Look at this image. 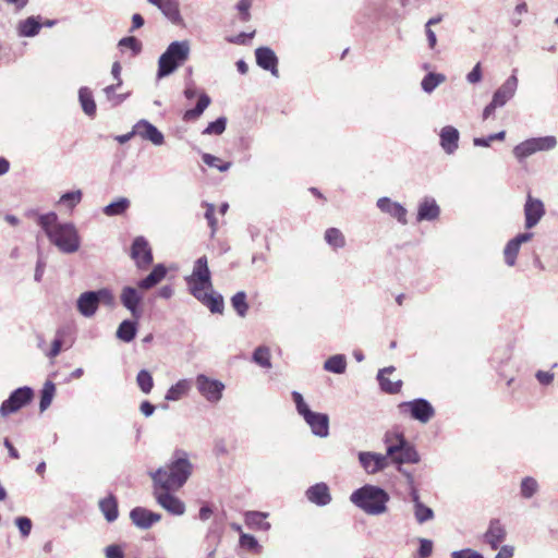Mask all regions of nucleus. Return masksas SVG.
I'll return each instance as SVG.
<instances>
[{
    "label": "nucleus",
    "mask_w": 558,
    "mask_h": 558,
    "mask_svg": "<svg viewBox=\"0 0 558 558\" xmlns=\"http://www.w3.org/2000/svg\"><path fill=\"white\" fill-rule=\"evenodd\" d=\"M545 215V206L544 203L539 198L533 197L531 194H527L525 204H524V226L526 229L534 228Z\"/></svg>",
    "instance_id": "4468645a"
},
{
    "label": "nucleus",
    "mask_w": 558,
    "mask_h": 558,
    "mask_svg": "<svg viewBox=\"0 0 558 558\" xmlns=\"http://www.w3.org/2000/svg\"><path fill=\"white\" fill-rule=\"evenodd\" d=\"M451 558H484L482 554L470 548L452 551Z\"/></svg>",
    "instance_id": "e2e57ef3"
},
{
    "label": "nucleus",
    "mask_w": 558,
    "mask_h": 558,
    "mask_svg": "<svg viewBox=\"0 0 558 558\" xmlns=\"http://www.w3.org/2000/svg\"><path fill=\"white\" fill-rule=\"evenodd\" d=\"M41 227L50 243L64 254H73L81 246V238L72 222L61 223L56 213H48L38 217Z\"/></svg>",
    "instance_id": "f03ea898"
},
{
    "label": "nucleus",
    "mask_w": 558,
    "mask_h": 558,
    "mask_svg": "<svg viewBox=\"0 0 558 558\" xmlns=\"http://www.w3.org/2000/svg\"><path fill=\"white\" fill-rule=\"evenodd\" d=\"M78 100L81 102L83 111L88 117H94L96 113V104L93 98V94L89 88L81 87L78 90Z\"/></svg>",
    "instance_id": "72a5a7b5"
},
{
    "label": "nucleus",
    "mask_w": 558,
    "mask_h": 558,
    "mask_svg": "<svg viewBox=\"0 0 558 558\" xmlns=\"http://www.w3.org/2000/svg\"><path fill=\"white\" fill-rule=\"evenodd\" d=\"M252 7V0H240L236 4V9L240 12V19L242 22H248L251 19L250 9Z\"/></svg>",
    "instance_id": "bf43d9fd"
},
{
    "label": "nucleus",
    "mask_w": 558,
    "mask_h": 558,
    "mask_svg": "<svg viewBox=\"0 0 558 558\" xmlns=\"http://www.w3.org/2000/svg\"><path fill=\"white\" fill-rule=\"evenodd\" d=\"M305 496L307 500L318 507H325L331 502V494L326 483L320 482L310 486Z\"/></svg>",
    "instance_id": "412c9836"
},
{
    "label": "nucleus",
    "mask_w": 558,
    "mask_h": 558,
    "mask_svg": "<svg viewBox=\"0 0 558 558\" xmlns=\"http://www.w3.org/2000/svg\"><path fill=\"white\" fill-rule=\"evenodd\" d=\"M231 305L240 317H245L248 311L246 293L244 291L236 292L231 298Z\"/></svg>",
    "instance_id": "37998d69"
},
{
    "label": "nucleus",
    "mask_w": 558,
    "mask_h": 558,
    "mask_svg": "<svg viewBox=\"0 0 558 558\" xmlns=\"http://www.w3.org/2000/svg\"><path fill=\"white\" fill-rule=\"evenodd\" d=\"M196 386L199 393L210 403L219 402L226 388L222 381L209 378L205 375L197 376Z\"/></svg>",
    "instance_id": "f8f14e48"
},
{
    "label": "nucleus",
    "mask_w": 558,
    "mask_h": 558,
    "mask_svg": "<svg viewBox=\"0 0 558 558\" xmlns=\"http://www.w3.org/2000/svg\"><path fill=\"white\" fill-rule=\"evenodd\" d=\"M97 300L94 291L83 292L76 301L78 313L87 318L93 317L98 310Z\"/></svg>",
    "instance_id": "393cba45"
},
{
    "label": "nucleus",
    "mask_w": 558,
    "mask_h": 558,
    "mask_svg": "<svg viewBox=\"0 0 558 558\" xmlns=\"http://www.w3.org/2000/svg\"><path fill=\"white\" fill-rule=\"evenodd\" d=\"M134 133L142 140L149 141L154 145L163 143L162 133L147 120H141L134 125Z\"/></svg>",
    "instance_id": "4be33fe9"
},
{
    "label": "nucleus",
    "mask_w": 558,
    "mask_h": 558,
    "mask_svg": "<svg viewBox=\"0 0 558 558\" xmlns=\"http://www.w3.org/2000/svg\"><path fill=\"white\" fill-rule=\"evenodd\" d=\"M440 216V207L430 196L423 197L417 205L416 221H435Z\"/></svg>",
    "instance_id": "a211bd4d"
},
{
    "label": "nucleus",
    "mask_w": 558,
    "mask_h": 558,
    "mask_svg": "<svg viewBox=\"0 0 558 558\" xmlns=\"http://www.w3.org/2000/svg\"><path fill=\"white\" fill-rule=\"evenodd\" d=\"M360 465L366 474H377L389 466V456L386 450V454L373 452V451H360L357 454Z\"/></svg>",
    "instance_id": "9d476101"
},
{
    "label": "nucleus",
    "mask_w": 558,
    "mask_h": 558,
    "mask_svg": "<svg viewBox=\"0 0 558 558\" xmlns=\"http://www.w3.org/2000/svg\"><path fill=\"white\" fill-rule=\"evenodd\" d=\"M398 408L401 413L409 414L411 418L422 424L428 423L435 416L434 407L424 398L401 402Z\"/></svg>",
    "instance_id": "6e6552de"
},
{
    "label": "nucleus",
    "mask_w": 558,
    "mask_h": 558,
    "mask_svg": "<svg viewBox=\"0 0 558 558\" xmlns=\"http://www.w3.org/2000/svg\"><path fill=\"white\" fill-rule=\"evenodd\" d=\"M136 383L141 391L145 395L149 393L154 387V380L150 373L146 369L138 372Z\"/></svg>",
    "instance_id": "49530a36"
},
{
    "label": "nucleus",
    "mask_w": 558,
    "mask_h": 558,
    "mask_svg": "<svg viewBox=\"0 0 558 558\" xmlns=\"http://www.w3.org/2000/svg\"><path fill=\"white\" fill-rule=\"evenodd\" d=\"M256 63L263 70L269 71L274 76L279 75L278 58L275 51L269 47H258L255 50Z\"/></svg>",
    "instance_id": "aec40b11"
},
{
    "label": "nucleus",
    "mask_w": 558,
    "mask_h": 558,
    "mask_svg": "<svg viewBox=\"0 0 558 558\" xmlns=\"http://www.w3.org/2000/svg\"><path fill=\"white\" fill-rule=\"evenodd\" d=\"M190 53V44L187 40L177 41V69L183 64Z\"/></svg>",
    "instance_id": "3c124183"
},
{
    "label": "nucleus",
    "mask_w": 558,
    "mask_h": 558,
    "mask_svg": "<svg viewBox=\"0 0 558 558\" xmlns=\"http://www.w3.org/2000/svg\"><path fill=\"white\" fill-rule=\"evenodd\" d=\"M227 128V118L219 117L203 130L204 135H221Z\"/></svg>",
    "instance_id": "de8ad7c7"
},
{
    "label": "nucleus",
    "mask_w": 558,
    "mask_h": 558,
    "mask_svg": "<svg viewBox=\"0 0 558 558\" xmlns=\"http://www.w3.org/2000/svg\"><path fill=\"white\" fill-rule=\"evenodd\" d=\"M420 547L414 558H428L433 553V542L427 538H418Z\"/></svg>",
    "instance_id": "603ef678"
},
{
    "label": "nucleus",
    "mask_w": 558,
    "mask_h": 558,
    "mask_svg": "<svg viewBox=\"0 0 558 558\" xmlns=\"http://www.w3.org/2000/svg\"><path fill=\"white\" fill-rule=\"evenodd\" d=\"M376 205L381 213L395 218L401 225L408 223V210L402 204L395 202L389 197H380L377 199Z\"/></svg>",
    "instance_id": "2eb2a0df"
},
{
    "label": "nucleus",
    "mask_w": 558,
    "mask_h": 558,
    "mask_svg": "<svg viewBox=\"0 0 558 558\" xmlns=\"http://www.w3.org/2000/svg\"><path fill=\"white\" fill-rule=\"evenodd\" d=\"M413 513H414V518L418 524H424L427 521L433 520L435 517L434 510L424 504H421V505L414 507Z\"/></svg>",
    "instance_id": "a18cd8bd"
},
{
    "label": "nucleus",
    "mask_w": 558,
    "mask_h": 558,
    "mask_svg": "<svg viewBox=\"0 0 558 558\" xmlns=\"http://www.w3.org/2000/svg\"><path fill=\"white\" fill-rule=\"evenodd\" d=\"M130 518L136 526L141 529H148L155 522L159 521L160 515L145 508L136 507L131 511Z\"/></svg>",
    "instance_id": "b1692460"
},
{
    "label": "nucleus",
    "mask_w": 558,
    "mask_h": 558,
    "mask_svg": "<svg viewBox=\"0 0 558 558\" xmlns=\"http://www.w3.org/2000/svg\"><path fill=\"white\" fill-rule=\"evenodd\" d=\"M446 81V75L436 72L427 73L421 81V87L426 94H432Z\"/></svg>",
    "instance_id": "473e14b6"
},
{
    "label": "nucleus",
    "mask_w": 558,
    "mask_h": 558,
    "mask_svg": "<svg viewBox=\"0 0 558 558\" xmlns=\"http://www.w3.org/2000/svg\"><path fill=\"white\" fill-rule=\"evenodd\" d=\"M119 86H117V83L113 85H109L104 88V93L106 94L107 98L111 101H113L116 105L122 102L126 95H116L114 92Z\"/></svg>",
    "instance_id": "052dcab7"
},
{
    "label": "nucleus",
    "mask_w": 558,
    "mask_h": 558,
    "mask_svg": "<svg viewBox=\"0 0 558 558\" xmlns=\"http://www.w3.org/2000/svg\"><path fill=\"white\" fill-rule=\"evenodd\" d=\"M184 280L191 295L205 305L213 314L223 313V298L220 293L214 291L206 256H201L195 260L191 275L186 276Z\"/></svg>",
    "instance_id": "f257e3e1"
},
{
    "label": "nucleus",
    "mask_w": 558,
    "mask_h": 558,
    "mask_svg": "<svg viewBox=\"0 0 558 558\" xmlns=\"http://www.w3.org/2000/svg\"><path fill=\"white\" fill-rule=\"evenodd\" d=\"M324 369L333 374H343L347 369V359L343 354H335L324 363Z\"/></svg>",
    "instance_id": "f704fd0d"
},
{
    "label": "nucleus",
    "mask_w": 558,
    "mask_h": 558,
    "mask_svg": "<svg viewBox=\"0 0 558 558\" xmlns=\"http://www.w3.org/2000/svg\"><path fill=\"white\" fill-rule=\"evenodd\" d=\"M350 501L368 515L384 514L390 500L389 494L381 487L365 484L350 495Z\"/></svg>",
    "instance_id": "7ed1b4c3"
},
{
    "label": "nucleus",
    "mask_w": 558,
    "mask_h": 558,
    "mask_svg": "<svg viewBox=\"0 0 558 558\" xmlns=\"http://www.w3.org/2000/svg\"><path fill=\"white\" fill-rule=\"evenodd\" d=\"M151 477L157 502L170 513H174V462L158 469Z\"/></svg>",
    "instance_id": "39448f33"
},
{
    "label": "nucleus",
    "mask_w": 558,
    "mask_h": 558,
    "mask_svg": "<svg viewBox=\"0 0 558 558\" xmlns=\"http://www.w3.org/2000/svg\"><path fill=\"white\" fill-rule=\"evenodd\" d=\"M506 538V530L498 519L489 522V526L484 534V541L492 549H497Z\"/></svg>",
    "instance_id": "5701e85b"
},
{
    "label": "nucleus",
    "mask_w": 558,
    "mask_h": 558,
    "mask_svg": "<svg viewBox=\"0 0 558 558\" xmlns=\"http://www.w3.org/2000/svg\"><path fill=\"white\" fill-rule=\"evenodd\" d=\"M194 471V465L189 460L185 451L177 450V462H175V484L177 490L181 488L190 478Z\"/></svg>",
    "instance_id": "6ab92c4d"
},
{
    "label": "nucleus",
    "mask_w": 558,
    "mask_h": 558,
    "mask_svg": "<svg viewBox=\"0 0 558 558\" xmlns=\"http://www.w3.org/2000/svg\"><path fill=\"white\" fill-rule=\"evenodd\" d=\"M130 207V201L126 197H120L117 201L104 207L102 211L108 217L123 215Z\"/></svg>",
    "instance_id": "58836bf2"
},
{
    "label": "nucleus",
    "mask_w": 558,
    "mask_h": 558,
    "mask_svg": "<svg viewBox=\"0 0 558 558\" xmlns=\"http://www.w3.org/2000/svg\"><path fill=\"white\" fill-rule=\"evenodd\" d=\"M99 508L108 522H113L118 518V505L113 496L100 500Z\"/></svg>",
    "instance_id": "4c0bfd02"
},
{
    "label": "nucleus",
    "mask_w": 558,
    "mask_h": 558,
    "mask_svg": "<svg viewBox=\"0 0 558 558\" xmlns=\"http://www.w3.org/2000/svg\"><path fill=\"white\" fill-rule=\"evenodd\" d=\"M142 296L138 294L136 289L132 287H125L121 293L122 304L132 313L133 316H140L138 305Z\"/></svg>",
    "instance_id": "bb28decb"
},
{
    "label": "nucleus",
    "mask_w": 558,
    "mask_h": 558,
    "mask_svg": "<svg viewBox=\"0 0 558 558\" xmlns=\"http://www.w3.org/2000/svg\"><path fill=\"white\" fill-rule=\"evenodd\" d=\"M324 239L326 243L333 250L343 248L347 244L344 234L338 228H328L325 231Z\"/></svg>",
    "instance_id": "2f4dec72"
},
{
    "label": "nucleus",
    "mask_w": 558,
    "mask_h": 558,
    "mask_svg": "<svg viewBox=\"0 0 558 558\" xmlns=\"http://www.w3.org/2000/svg\"><path fill=\"white\" fill-rule=\"evenodd\" d=\"M255 32L252 33H240L235 36L227 37V40L235 45H246L248 39L254 37Z\"/></svg>",
    "instance_id": "0e129e2a"
},
{
    "label": "nucleus",
    "mask_w": 558,
    "mask_h": 558,
    "mask_svg": "<svg viewBox=\"0 0 558 558\" xmlns=\"http://www.w3.org/2000/svg\"><path fill=\"white\" fill-rule=\"evenodd\" d=\"M517 73L518 69H513L511 75L493 94L492 99L500 107L506 106L517 93L519 85Z\"/></svg>",
    "instance_id": "ddd939ff"
},
{
    "label": "nucleus",
    "mask_w": 558,
    "mask_h": 558,
    "mask_svg": "<svg viewBox=\"0 0 558 558\" xmlns=\"http://www.w3.org/2000/svg\"><path fill=\"white\" fill-rule=\"evenodd\" d=\"M174 71V41L169 44L167 50L160 56L158 61L157 80L170 75Z\"/></svg>",
    "instance_id": "a878e982"
},
{
    "label": "nucleus",
    "mask_w": 558,
    "mask_h": 558,
    "mask_svg": "<svg viewBox=\"0 0 558 558\" xmlns=\"http://www.w3.org/2000/svg\"><path fill=\"white\" fill-rule=\"evenodd\" d=\"M151 4L157 5L162 13L171 21H174V3L171 0H148Z\"/></svg>",
    "instance_id": "8fccbe9b"
},
{
    "label": "nucleus",
    "mask_w": 558,
    "mask_h": 558,
    "mask_svg": "<svg viewBox=\"0 0 558 558\" xmlns=\"http://www.w3.org/2000/svg\"><path fill=\"white\" fill-rule=\"evenodd\" d=\"M460 132L452 125H446L439 132V146L447 155H453L459 148Z\"/></svg>",
    "instance_id": "dca6fc26"
},
{
    "label": "nucleus",
    "mask_w": 558,
    "mask_h": 558,
    "mask_svg": "<svg viewBox=\"0 0 558 558\" xmlns=\"http://www.w3.org/2000/svg\"><path fill=\"white\" fill-rule=\"evenodd\" d=\"M210 97L206 93H201L198 95V99L196 102V106L192 109L186 110L183 113V120L184 121H193L198 119L203 112L207 109V107L210 105Z\"/></svg>",
    "instance_id": "c756f323"
},
{
    "label": "nucleus",
    "mask_w": 558,
    "mask_h": 558,
    "mask_svg": "<svg viewBox=\"0 0 558 558\" xmlns=\"http://www.w3.org/2000/svg\"><path fill=\"white\" fill-rule=\"evenodd\" d=\"M120 47L130 48L134 54L140 53L142 49V44L135 37H124L119 41Z\"/></svg>",
    "instance_id": "13d9d810"
},
{
    "label": "nucleus",
    "mask_w": 558,
    "mask_h": 558,
    "mask_svg": "<svg viewBox=\"0 0 558 558\" xmlns=\"http://www.w3.org/2000/svg\"><path fill=\"white\" fill-rule=\"evenodd\" d=\"M389 456V465L415 464L421 461L420 453L415 447L404 437L401 432L389 430L384 436Z\"/></svg>",
    "instance_id": "20e7f679"
},
{
    "label": "nucleus",
    "mask_w": 558,
    "mask_h": 558,
    "mask_svg": "<svg viewBox=\"0 0 558 558\" xmlns=\"http://www.w3.org/2000/svg\"><path fill=\"white\" fill-rule=\"evenodd\" d=\"M538 490V483L534 477L526 476L521 481L520 494L523 498H532Z\"/></svg>",
    "instance_id": "c03bdc74"
},
{
    "label": "nucleus",
    "mask_w": 558,
    "mask_h": 558,
    "mask_svg": "<svg viewBox=\"0 0 558 558\" xmlns=\"http://www.w3.org/2000/svg\"><path fill=\"white\" fill-rule=\"evenodd\" d=\"M557 146V138L554 135L527 138L512 149V154L519 163H523L529 157L536 153L549 151Z\"/></svg>",
    "instance_id": "0eeeda50"
},
{
    "label": "nucleus",
    "mask_w": 558,
    "mask_h": 558,
    "mask_svg": "<svg viewBox=\"0 0 558 558\" xmlns=\"http://www.w3.org/2000/svg\"><path fill=\"white\" fill-rule=\"evenodd\" d=\"M15 525L17 526L21 535L27 537L31 534L33 523L27 517H19L15 519Z\"/></svg>",
    "instance_id": "6e6d98bb"
},
{
    "label": "nucleus",
    "mask_w": 558,
    "mask_h": 558,
    "mask_svg": "<svg viewBox=\"0 0 558 558\" xmlns=\"http://www.w3.org/2000/svg\"><path fill=\"white\" fill-rule=\"evenodd\" d=\"M514 548L509 545L502 546L495 558H512Z\"/></svg>",
    "instance_id": "774afa93"
},
{
    "label": "nucleus",
    "mask_w": 558,
    "mask_h": 558,
    "mask_svg": "<svg viewBox=\"0 0 558 558\" xmlns=\"http://www.w3.org/2000/svg\"><path fill=\"white\" fill-rule=\"evenodd\" d=\"M239 542L242 547L247 548L253 551H257L260 548L256 537L251 534H245V533L241 534Z\"/></svg>",
    "instance_id": "864d4df0"
},
{
    "label": "nucleus",
    "mask_w": 558,
    "mask_h": 558,
    "mask_svg": "<svg viewBox=\"0 0 558 558\" xmlns=\"http://www.w3.org/2000/svg\"><path fill=\"white\" fill-rule=\"evenodd\" d=\"M136 335V323L133 322V320H123L119 327H118V330H117V337L124 341V342H130L131 340L134 339Z\"/></svg>",
    "instance_id": "ea45409f"
},
{
    "label": "nucleus",
    "mask_w": 558,
    "mask_h": 558,
    "mask_svg": "<svg viewBox=\"0 0 558 558\" xmlns=\"http://www.w3.org/2000/svg\"><path fill=\"white\" fill-rule=\"evenodd\" d=\"M41 26L39 17L31 16L19 24V33L21 36L33 37L38 34Z\"/></svg>",
    "instance_id": "c9c22d12"
},
{
    "label": "nucleus",
    "mask_w": 558,
    "mask_h": 558,
    "mask_svg": "<svg viewBox=\"0 0 558 558\" xmlns=\"http://www.w3.org/2000/svg\"><path fill=\"white\" fill-rule=\"evenodd\" d=\"M106 558H124L122 548L119 545H109L105 549Z\"/></svg>",
    "instance_id": "338daca9"
},
{
    "label": "nucleus",
    "mask_w": 558,
    "mask_h": 558,
    "mask_svg": "<svg viewBox=\"0 0 558 558\" xmlns=\"http://www.w3.org/2000/svg\"><path fill=\"white\" fill-rule=\"evenodd\" d=\"M94 293L96 294V299H98L97 300L98 306L100 303H104V304L110 305V306L114 304V296L109 289L104 288V289L94 291Z\"/></svg>",
    "instance_id": "5fc2aeb1"
},
{
    "label": "nucleus",
    "mask_w": 558,
    "mask_h": 558,
    "mask_svg": "<svg viewBox=\"0 0 558 558\" xmlns=\"http://www.w3.org/2000/svg\"><path fill=\"white\" fill-rule=\"evenodd\" d=\"M167 275V269L162 264L156 265L150 274L138 281L140 289L148 290L157 286Z\"/></svg>",
    "instance_id": "cd10ccee"
},
{
    "label": "nucleus",
    "mask_w": 558,
    "mask_h": 558,
    "mask_svg": "<svg viewBox=\"0 0 558 558\" xmlns=\"http://www.w3.org/2000/svg\"><path fill=\"white\" fill-rule=\"evenodd\" d=\"M202 161L206 166H208L210 168H215V169H217L220 172H227L231 168V166H232V163L230 161H223L219 157L214 156V155L208 154V153H203L202 154Z\"/></svg>",
    "instance_id": "a19ab883"
},
{
    "label": "nucleus",
    "mask_w": 558,
    "mask_h": 558,
    "mask_svg": "<svg viewBox=\"0 0 558 558\" xmlns=\"http://www.w3.org/2000/svg\"><path fill=\"white\" fill-rule=\"evenodd\" d=\"M82 197L83 193L81 190L66 192L61 195L59 204L66 206L69 209H73L82 201Z\"/></svg>",
    "instance_id": "09e8293b"
},
{
    "label": "nucleus",
    "mask_w": 558,
    "mask_h": 558,
    "mask_svg": "<svg viewBox=\"0 0 558 558\" xmlns=\"http://www.w3.org/2000/svg\"><path fill=\"white\" fill-rule=\"evenodd\" d=\"M267 513L259 511H247L245 513V522L247 525L255 526L262 531H268L270 523L266 521Z\"/></svg>",
    "instance_id": "e433bc0d"
},
{
    "label": "nucleus",
    "mask_w": 558,
    "mask_h": 558,
    "mask_svg": "<svg viewBox=\"0 0 558 558\" xmlns=\"http://www.w3.org/2000/svg\"><path fill=\"white\" fill-rule=\"evenodd\" d=\"M533 238L532 232H523L517 234L513 239L508 241L504 248L505 263L512 267L517 263V256L519 254L520 247L523 243L529 242Z\"/></svg>",
    "instance_id": "f3484780"
},
{
    "label": "nucleus",
    "mask_w": 558,
    "mask_h": 558,
    "mask_svg": "<svg viewBox=\"0 0 558 558\" xmlns=\"http://www.w3.org/2000/svg\"><path fill=\"white\" fill-rule=\"evenodd\" d=\"M535 378L543 386H549L554 381L555 374L548 371H537Z\"/></svg>",
    "instance_id": "680f3d73"
},
{
    "label": "nucleus",
    "mask_w": 558,
    "mask_h": 558,
    "mask_svg": "<svg viewBox=\"0 0 558 558\" xmlns=\"http://www.w3.org/2000/svg\"><path fill=\"white\" fill-rule=\"evenodd\" d=\"M395 371L393 366H388L385 368L379 369L377 374V380L379 383V386L383 391L387 393H398L401 390L402 381H390L388 378H386L385 374H391Z\"/></svg>",
    "instance_id": "c85d7f7f"
},
{
    "label": "nucleus",
    "mask_w": 558,
    "mask_h": 558,
    "mask_svg": "<svg viewBox=\"0 0 558 558\" xmlns=\"http://www.w3.org/2000/svg\"><path fill=\"white\" fill-rule=\"evenodd\" d=\"M252 362L262 368L270 369L272 367L270 349L267 345L255 348L252 353Z\"/></svg>",
    "instance_id": "7c9ffc66"
},
{
    "label": "nucleus",
    "mask_w": 558,
    "mask_h": 558,
    "mask_svg": "<svg viewBox=\"0 0 558 558\" xmlns=\"http://www.w3.org/2000/svg\"><path fill=\"white\" fill-rule=\"evenodd\" d=\"M482 76H483L482 68H481V63L478 62L474 65V68L471 70V72L468 73L466 81L470 84H476V83L481 82Z\"/></svg>",
    "instance_id": "69168bd1"
},
{
    "label": "nucleus",
    "mask_w": 558,
    "mask_h": 558,
    "mask_svg": "<svg viewBox=\"0 0 558 558\" xmlns=\"http://www.w3.org/2000/svg\"><path fill=\"white\" fill-rule=\"evenodd\" d=\"M33 396V390L29 387H21L15 389L0 405V415L8 416L17 412L20 409L32 401Z\"/></svg>",
    "instance_id": "1a4fd4ad"
},
{
    "label": "nucleus",
    "mask_w": 558,
    "mask_h": 558,
    "mask_svg": "<svg viewBox=\"0 0 558 558\" xmlns=\"http://www.w3.org/2000/svg\"><path fill=\"white\" fill-rule=\"evenodd\" d=\"M206 208L205 218L211 229V234H214L217 230V220L215 218V206L210 203H204Z\"/></svg>",
    "instance_id": "4d7b16f0"
},
{
    "label": "nucleus",
    "mask_w": 558,
    "mask_h": 558,
    "mask_svg": "<svg viewBox=\"0 0 558 558\" xmlns=\"http://www.w3.org/2000/svg\"><path fill=\"white\" fill-rule=\"evenodd\" d=\"M54 392H56L54 384L50 380L46 381L41 389V393H40L39 409L41 412H44L45 410H47L50 407L53 396H54Z\"/></svg>",
    "instance_id": "79ce46f5"
},
{
    "label": "nucleus",
    "mask_w": 558,
    "mask_h": 558,
    "mask_svg": "<svg viewBox=\"0 0 558 558\" xmlns=\"http://www.w3.org/2000/svg\"><path fill=\"white\" fill-rule=\"evenodd\" d=\"M131 258L141 270L147 269L153 264V251L148 241L140 235L133 240L131 246Z\"/></svg>",
    "instance_id": "9b49d317"
},
{
    "label": "nucleus",
    "mask_w": 558,
    "mask_h": 558,
    "mask_svg": "<svg viewBox=\"0 0 558 558\" xmlns=\"http://www.w3.org/2000/svg\"><path fill=\"white\" fill-rule=\"evenodd\" d=\"M291 397L295 404L296 413L303 417L312 434L319 438L328 437L329 416L326 413L312 411L301 392L294 390L291 392Z\"/></svg>",
    "instance_id": "423d86ee"
}]
</instances>
